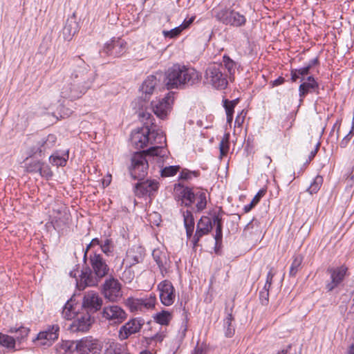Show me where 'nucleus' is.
Wrapping results in <instances>:
<instances>
[{
    "label": "nucleus",
    "instance_id": "nucleus-1",
    "mask_svg": "<svg viewBox=\"0 0 354 354\" xmlns=\"http://www.w3.org/2000/svg\"><path fill=\"white\" fill-rule=\"evenodd\" d=\"M72 71L70 79L61 88L62 97L75 100L80 98L89 90L96 77L94 71L80 57H75L71 62Z\"/></svg>",
    "mask_w": 354,
    "mask_h": 354
},
{
    "label": "nucleus",
    "instance_id": "nucleus-47",
    "mask_svg": "<svg viewBox=\"0 0 354 354\" xmlns=\"http://www.w3.org/2000/svg\"><path fill=\"white\" fill-rule=\"evenodd\" d=\"M219 149L221 156H225L229 151L228 136L223 138L219 144Z\"/></svg>",
    "mask_w": 354,
    "mask_h": 354
},
{
    "label": "nucleus",
    "instance_id": "nucleus-50",
    "mask_svg": "<svg viewBox=\"0 0 354 354\" xmlns=\"http://www.w3.org/2000/svg\"><path fill=\"white\" fill-rule=\"evenodd\" d=\"M38 173L41 176L46 177L47 178H50L53 176V173L49 167L44 165L43 162L41 164V169L39 170Z\"/></svg>",
    "mask_w": 354,
    "mask_h": 354
},
{
    "label": "nucleus",
    "instance_id": "nucleus-58",
    "mask_svg": "<svg viewBox=\"0 0 354 354\" xmlns=\"http://www.w3.org/2000/svg\"><path fill=\"white\" fill-rule=\"evenodd\" d=\"M225 326V335L227 337H231L234 334V328L233 326Z\"/></svg>",
    "mask_w": 354,
    "mask_h": 354
},
{
    "label": "nucleus",
    "instance_id": "nucleus-17",
    "mask_svg": "<svg viewBox=\"0 0 354 354\" xmlns=\"http://www.w3.org/2000/svg\"><path fill=\"white\" fill-rule=\"evenodd\" d=\"M176 199L180 205L191 207L194 203L196 191L193 189L185 187L181 184L176 185L174 188Z\"/></svg>",
    "mask_w": 354,
    "mask_h": 354
},
{
    "label": "nucleus",
    "instance_id": "nucleus-32",
    "mask_svg": "<svg viewBox=\"0 0 354 354\" xmlns=\"http://www.w3.org/2000/svg\"><path fill=\"white\" fill-rule=\"evenodd\" d=\"M8 332L10 333H15L16 335L14 338L15 339L16 342L20 344L26 340L30 333V329L24 326H20L18 328L11 327Z\"/></svg>",
    "mask_w": 354,
    "mask_h": 354
},
{
    "label": "nucleus",
    "instance_id": "nucleus-21",
    "mask_svg": "<svg viewBox=\"0 0 354 354\" xmlns=\"http://www.w3.org/2000/svg\"><path fill=\"white\" fill-rule=\"evenodd\" d=\"M212 230V222L209 217L202 216L196 225V230L192 238V244L194 247L198 245L201 237L208 234Z\"/></svg>",
    "mask_w": 354,
    "mask_h": 354
},
{
    "label": "nucleus",
    "instance_id": "nucleus-60",
    "mask_svg": "<svg viewBox=\"0 0 354 354\" xmlns=\"http://www.w3.org/2000/svg\"><path fill=\"white\" fill-rule=\"evenodd\" d=\"M274 274L275 272H274V269L273 268H271L267 274L266 283H269L272 284Z\"/></svg>",
    "mask_w": 354,
    "mask_h": 354
},
{
    "label": "nucleus",
    "instance_id": "nucleus-5",
    "mask_svg": "<svg viewBox=\"0 0 354 354\" xmlns=\"http://www.w3.org/2000/svg\"><path fill=\"white\" fill-rule=\"evenodd\" d=\"M223 70L222 64H209L205 70V77L207 82L216 89L223 90L228 85L229 77L223 73Z\"/></svg>",
    "mask_w": 354,
    "mask_h": 354
},
{
    "label": "nucleus",
    "instance_id": "nucleus-46",
    "mask_svg": "<svg viewBox=\"0 0 354 354\" xmlns=\"http://www.w3.org/2000/svg\"><path fill=\"white\" fill-rule=\"evenodd\" d=\"M179 169H180L179 166L166 167L161 170V176L162 177L173 176L175 174H176V173Z\"/></svg>",
    "mask_w": 354,
    "mask_h": 354
},
{
    "label": "nucleus",
    "instance_id": "nucleus-18",
    "mask_svg": "<svg viewBox=\"0 0 354 354\" xmlns=\"http://www.w3.org/2000/svg\"><path fill=\"white\" fill-rule=\"evenodd\" d=\"M158 289L160 291V299L162 304L166 306L172 305L175 301L176 295L171 282L164 280L158 284Z\"/></svg>",
    "mask_w": 354,
    "mask_h": 354
},
{
    "label": "nucleus",
    "instance_id": "nucleus-59",
    "mask_svg": "<svg viewBox=\"0 0 354 354\" xmlns=\"http://www.w3.org/2000/svg\"><path fill=\"white\" fill-rule=\"evenodd\" d=\"M195 17H192L191 18H189L188 20H185L180 26L179 27L180 28H183V30L187 28L191 24H192V22L194 21Z\"/></svg>",
    "mask_w": 354,
    "mask_h": 354
},
{
    "label": "nucleus",
    "instance_id": "nucleus-12",
    "mask_svg": "<svg viewBox=\"0 0 354 354\" xmlns=\"http://www.w3.org/2000/svg\"><path fill=\"white\" fill-rule=\"evenodd\" d=\"M127 50V44L122 38H112L107 41L102 50V53L108 56L118 57L124 55Z\"/></svg>",
    "mask_w": 354,
    "mask_h": 354
},
{
    "label": "nucleus",
    "instance_id": "nucleus-25",
    "mask_svg": "<svg viewBox=\"0 0 354 354\" xmlns=\"http://www.w3.org/2000/svg\"><path fill=\"white\" fill-rule=\"evenodd\" d=\"M101 279L94 272L88 269L82 272L80 280L77 281V286L80 290H83L86 286H95L97 285Z\"/></svg>",
    "mask_w": 354,
    "mask_h": 354
},
{
    "label": "nucleus",
    "instance_id": "nucleus-49",
    "mask_svg": "<svg viewBox=\"0 0 354 354\" xmlns=\"http://www.w3.org/2000/svg\"><path fill=\"white\" fill-rule=\"evenodd\" d=\"M134 278V273L131 270V268L126 267L125 270H124L122 275V279L125 282H131Z\"/></svg>",
    "mask_w": 354,
    "mask_h": 354
},
{
    "label": "nucleus",
    "instance_id": "nucleus-42",
    "mask_svg": "<svg viewBox=\"0 0 354 354\" xmlns=\"http://www.w3.org/2000/svg\"><path fill=\"white\" fill-rule=\"evenodd\" d=\"M124 346L118 342H111L107 348L108 352L110 354H123Z\"/></svg>",
    "mask_w": 354,
    "mask_h": 354
},
{
    "label": "nucleus",
    "instance_id": "nucleus-2",
    "mask_svg": "<svg viewBox=\"0 0 354 354\" xmlns=\"http://www.w3.org/2000/svg\"><path fill=\"white\" fill-rule=\"evenodd\" d=\"M201 74L195 68L178 64L165 72L164 82L167 89H183L200 82Z\"/></svg>",
    "mask_w": 354,
    "mask_h": 354
},
{
    "label": "nucleus",
    "instance_id": "nucleus-40",
    "mask_svg": "<svg viewBox=\"0 0 354 354\" xmlns=\"http://www.w3.org/2000/svg\"><path fill=\"white\" fill-rule=\"evenodd\" d=\"M322 183H323V178L321 176H317L314 178V180L311 183V184L310 185L307 191L310 194H315L319 190Z\"/></svg>",
    "mask_w": 354,
    "mask_h": 354
},
{
    "label": "nucleus",
    "instance_id": "nucleus-4",
    "mask_svg": "<svg viewBox=\"0 0 354 354\" xmlns=\"http://www.w3.org/2000/svg\"><path fill=\"white\" fill-rule=\"evenodd\" d=\"M165 149L160 146L151 147L147 151L136 152L131 157V165L129 168L131 177L135 180H142L147 174L149 167L145 155L164 157Z\"/></svg>",
    "mask_w": 354,
    "mask_h": 354
},
{
    "label": "nucleus",
    "instance_id": "nucleus-31",
    "mask_svg": "<svg viewBox=\"0 0 354 354\" xmlns=\"http://www.w3.org/2000/svg\"><path fill=\"white\" fill-rule=\"evenodd\" d=\"M194 203L196 204V212L203 211L207 205V194L203 189H196L194 197Z\"/></svg>",
    "mask_w": 354,
    "mask_h": 354
},
{
    "label": "nucleus",
    "instance_id": "nucleus-14",
    "mask_svg": "<svg viewBox=\"0 0 354 354\" xmlns=\"http://www.w3.org/2000/svg\"><path fill=\"white\" fill-rule=\"evenodd\" d=\"M144 324L145 321L141 318L136 317L129 319L120 328L118 332L119 339L120 340H125L131 335L139 333Z\"/></svg>",
    "mask_w": 354,
    "mask_h": 354
},
{
    "label": "nucleus",
    "instance_id": "nucleus-9",
    "mask_svg": "<svg viewBox=\"0 0 354 354\" xmlns=\"http://www.w3.org/2000/svg\"><path fill=\"white\" fill-rule=\"evenodd\" d=\"M156 297L155 294L150 293L145 297H129L126 299L125 304L132 313L150 309L155 306Z\"/></svg>",
    "mask_w": 354,
    "mask_h": 354
},
{
    "label": "nucleus",
    "instance_id": "nucleus-29",
    "mask_svg": "<svg viewBox=\"0 0 354 354\" xmlns=\"http://www.w3.org/2000/svg\"><path fill=\"white\" fill-rule=\"evenodd\" d=\"M78 31L77 23L73 19H68L63 28V36L65 40L70 41Z\"/></svg>",
    "mask_w": 354,
    "mask_h": 354
},
{
    "label": "nucleus",
    "instance_id": "nucleus-6",
    "mask_svg": "<svg viewBox=\"0 0 354 354\" xmlns=\"http://www.w3.org/2000/svg\"><path fill=\"white\" fill-rule=\"evenodd\" d=\"M102 318L109 325H118L127 317L125 310L118 305H108L100 313Z\"/></svg>",
    "mask_w": 354,
    "mask_h": 354
},
{
    "label": "nucleus",
    "instance_id": "nucleus-22",
    "mask_svg": "<svg viewBox=\"0 0 354 354\" xmlns=\"http://www.w3.org/2000/svg\"><path fill=\"white\" fill-rule=\"evenodd\" d=\"M91 324V317L89 313L80 314L70 324L68 330L72 333L86 332L89 330Z\"/></svg>",
    "mask_w": 354,
    "mask_h": 354
},
{
    "label": "nucleus",
    "instance_id": "nucleus-64",
    "mask_svg": "<svg viewBox=\"0 0 354 354\" xmlns=\"http://www.w3.org/2000/svg\"><path fill=\"white\" fill-rule=\"evenodd\" d=\"M285 82V79L282 77H279L277 79L271 82L272 86H277L282 84Z\"/></svg>",
    "mask_w": 354,
    "mask_h": 354
},
{
    "label": "nucleus",
    "instance_id": "nucleus-62",
    "mask_svg": "<svg viewBox=\"0 0 354 354\" xmlns=\"http://www.w3.org/2000/svg\"><path fill=\"white\" fill-rule=\"evenodd\" d=\"M309 67H307L306 66H304V67H302L301 68H299V69H297V71L298 73V74L299 75V76H304V75H306L309 73Z\"/></svg>",
    "mask_w": 354,
    "mask_h": 354
},
{
    "label": "nucleus",
    "instance_id": "nucleus-52",
    "mask_svg": "<svg viewBox=\"0 0 354 354\" xmlns=\"http://www.w3.org/2000/svg\"><path fill=\"white\" fill-rule=\"evenodd\" d=\"M222 237V224H218L216 227V234L214 235L216 245H217L219 242L221 241Z\"/></svg>",
    "mask_w": 354,
    "mask_h": 354
},
{
    "label": "nucleus",
    "instance_id": "nucleus-45",
    "mask_svg": "<svg viewBox=\"0 0 354 354\" xmlns=\"http://www.w3.org/2000/svg\"><path fill=\"white\" fill-rule=\"evenodd\" d=\"M182 31L183 28H180L178 26V27H176L170 30H162V35L165 38L173 39L178 37Z\"/></svg>",
    "mask_w": 354,
    "mask_h": 354
},
{
    "label": "nucleus",
    "instance_id": "nucleus-37",
    "mask_svg": "<svg viewBox=\"0 0 354 354\" xmlns=\"http://www.w3.org/2000/svg\"><path fill=\"white\" fill-rule=\"evenodd\" d=\"M303 261V258L300 255L294 257L293 261L290 268L289 275L290 277H295Z\"/></svg>",
    "mask_w": 354,
    "mask_h": 354
},
{
    "label": "nucleus",
    "instance_id": "nucleus-38",
    "mask_svg": "<svg viewBox=\"0 0 354 354\" xmlns=\"http://www.w3.org/2000/svg\"><path fill=\"white\" fill-rule=\"evenodd\" d=\"M62 317L66 319H72L75 315V311L73 309V305L71 301H68L64 305L62 312Z\"/></svg>",
    "mask_w": 354,
    "mask_h": 354
},
{
    "label": "nucleus",
    "instance_id": "nucleus-33",
    "mask_svg": "<svg viewBox=\"0 0 354 354\" xmlns=\"http://www.w3.org/2000/svg\"><path fill=\"white\" fill-rule=\"evenodd\" d=\"M15 345L16 340L13 337L0 333V346L15 351L17 350Z\"/></svg>",
    "mask_w": 354,
    "mask_h": 354
},
{
    "label": "nucleus",
    "instance_id": "nucleus-34",
    "mask_svg": "<svg viewBox=\"0 0 354 354\" xmlns=\"http://www.w3.org/2000/svg\"><path fill=\"white\" fill-rule=\"evenodd\" d=\"M68 159V151H67L63 156H60L57 152L51 155L49 158L50 162L55 166L64 167L66 165Z\"/></svg>",
    "mask_w": 354,
    "mask_h": 354
},
{
    "label": "nucleus",
    "instance_id": "nucleus-39",
    "mask_svg": "<svg viewBox=\"0 0 354 354\" xmlns=\"http://www.w3.org/2000/svg\"><path fill=\"white\" fill-rule=\"evenodd\" d=\"M183 216L185 227L194 229V218L192 212L188 209L183 211Z\"/></svg>",
    "mask_w": 354,
    "mask_h": 354
},
{
    "label": "nucleus",
    "instance_id": "nucleus-19",
    "mask_svg": "<svg viewBox=\"0 0 354 354\" xmlns=\"http://www.w3.org/2000/svg\"><path fill=\"white\" fill-rule=\"evenodd\" d=\"M57 142V137L54 134H49L46 137L36 140L30 150V156L35 153L42 154L50 150L55 147Z\"/></svg>",
    "mask_w": 354,
    "mask_h": 354
},
{
    "label": "nucleus",
    "instance_id": "nucleus-44",
    "mask_svg": "<svg viewBox=\"0 0 354 354\" xmlns=\"http://www.w3.org/2000/svg\"><path fill=\"white\" fill-rule=\"evenodd\" d=\"M199 172L197 171H189L188 169H183L180 174V178L185 180H192L193 178H197Z\"/></svg>",
    "mask_w": 354,
    "mask_h": 354
},
{
    "label": "nucleus",
    "instance_id": "nucleus-23",
    "mask_svg": "<svg viewBox=\"0 0 354 354\" xmlns=\"http://www.w3.org/2000/svg\"><path fill=\"white\" fill-rule=\"evenodd\" d=\"M144 254L143 248L133 245L127 250L123 263L125 264L126 267L131 268L133 266L143 261Z\"/></svg>",
    "mask_w": 354,
    "mask_h": 354
},
{
    "label": "nucleus",
    "instance_id": "nucleus-15",
    "mask_svg": "<svg viewBox=\"0 0 354 354\" xmlns=\"http://www.w3.org/2000/svg\"><path fill=\"white\" fill-rule=\"evenodd\" d=\"M103 305V300L99 294L91 290L85 292L82 299V307L86 313H94L100 310Z\"/></svg>",
    "mask_w": 354,
    "mask_h": 354
},
{
    "label": "nucleus",
    "instance_id": "nucleus-54",
    "mask_svg": "<svg viewBox=\"0 0 354 354\" xmlns=\"http://www.w3.org/2000/svg\"><path fill=\"white\" fill-rule=\"evenodd\" d=\"M277 354H297V351L291 344H289L285 348L278 351Z\"/></svg>",
    "mask_w": 354,
    "mask_h": 354
},
{
    "label": "nucleus",
    "instance_id": "nucleus-26",
    "mask_svg": "<svg viewBox=\"0 0 354 354\" xmlns=\"http://www.w3.org/2000/svg\"><path fill=\"white\" fill-rule=\"evenodd\" d=\"M152 256L160 268L161 274L164 276L165 274L167 272L169 264L170 263L167 252L157 248L153 250Z\"/></svg>",
    "mask_w": 354,
    "mask_h": 354
},
{
    "label": "nucleus",
    "instance_id": "nucleus-30",
    "mask_svg": "<svg viewBox=\"0 0 354 354\" xmlns=\"http://www.w3.org/2000/svg\"><path fill=\"white\" fill-rule=\"evenodd\" d=\"M319 84L317 82H303L299 87V95L300 101L309 93H319Z\"/></svg>",
    "mask_w": 354,
    "mask_h": 354
},
{
    "label": "nucleus",
    "instance_id": "nucleus-13",
    "mask_svg": "<svg viewBox=\"0 0 354 354\" xmlns=\"http://www.w3.org/2000/svg\"><path fill=\"white\" fill-rule=\"evenodd\" d=\"M348 268L344 265L328 268L327 272L330 274V281L326 283L327 291L331 292L337 288L344 280Z\"/></svg>",
    "mask_w": 354,
    "mask_h": 354
},
{
    "label": "nucleus",
    "instance_id": "nucleus-16",
    "mask_svg": "<svg viewBox=\"0 0 354 354\" xmlns=\"http://www.w3.org/2000/svg\"><path fill=\"white\" fill-rule=\"evenodd\" d=\"M173 100V97L170 93H168L162 98L153 100L151 106L154 114L161 119L165 118L171 110Z\"/></svg>",
    "mask_w": 354,
    "mask_h": 354
},
{
    "label": "nucleus",
    "instance_id": "nucleus-35",
    "mask_svg": "<svg viewBox=\"0 0 354 354\" xmlns=\"http://www.w3.org/2000/svg\"><path fill=\"white\" fill-rule=\"evenodd\" d=\"M60 351H63V354H71L76 352V341L64 340L58 344Z\"/></svg>",
    "mask_w": 354,
    "mask_h": 354
},
{
    "label": "nucleus",
    "instance_id": "nucleus-11",
    "mask_svg": "<svg viewBox=\"0 0 354 354\" xmlns=\"http://www.w3.org/2000/svg\"><path fill=\"white\" fill-rule=\"evenodd\" d=\"M76 354H100L102 346L91 337H86L76 341Z\"/></svg>",
    "mask_w": 354,
    "mask_h": 354
},
{
    "label": "nucleus",
    "instance_id": "nucleus-56",
    "mask_svg": "<svg viewBox=\"0 0 354 354\" xmlns=\"http://www.w3.org/2000/svg\"><path fill=\"white\" fill-rule=\"evenodd\" d=\"M101 245L100 241L97 238H95V239H92L91 243L88 245V246L86 248V251H85V253H84V259L86 258L87 252H88V250H89V248L91 246H93V245Z\"/></svg>",
    "mask_w": 354,
    "mask_h": 354
},
{
    "label": "nucleus",
    "instance_id": "nucleus-28",
    "mask_svg": "<svg viewBox=\"0 0 354 354\" xmlns=\"http://www.w3.org/2000/svg\"><path fill=\"white\" fill-rule=\"evenodd\" d=\"M223 64L224 69H226L227 71V76L229 77V80L232 81L234 80V75L236 71L240 66V64L232 59L228 55H224L223 57Z\"/></svg>",
    "mask_w": 354,
    "mask_h": 354
},
{
    "label": "nucleus",
    "instance_id": "nucleus-55",
    "mask_svg": "<svg viewBox=\"0 0 354 354\" xmlns=\"http://www.w3.org/2000/svg\"><path fill=\"white\" fill-rule=\"evenodd\" d=\"M272 162V159L270 156L264 155L262 156L259 159V163L262 166L268 167Z\"/></svg>",
    "mask_w": 354,
    "mask_h": 354
},
{
    "label": "nucleus",
    "instance_id": "nucleus-61",
    "mask_svg": "<svg viewBox=\"0 0 354 354\" xmlns=\"http://www.w3.org/2000/svg\"><path fill=\"white\" fill-rule=\"evenodd\" d=\"M264 191L260 190L252 198V202L256 205L260 201L261 198L263 196Z\"/></svg>",
    "mask_w": 354,
    "mask_h": 354
},
{
    "label": "nucleus",
    "instance_id": "nucleus-24",
    "mask_svg": "<svg viewBox=\"0 0 354 354\" xmlns=\"http://www.w3.org/2000/svg\"><path fill=\"white\" fill-rule=\"evenodd\" d=\"M159 183L156 180H147L146 181L138 183L134 188V192L138 197L146 195L149 196L156 192L158 189Z\"/></svg>",
    "mask_w": 354,
    "mask_h": 354
},
{
    "label": "nucleus",
    "instance_id": "nucleus-10",
    "mask_svg": "<svg viewBox=\"0 0 354 354\" xmlns=\"http://www.w3.org/2000/svg\"><path fill=\"white\" fill-rule=\"evenodd\" d=\"M121 284L118 279L110 277L105 280L102 287V294L106 299L115 302L122 297Z\"/></svg>",
    "mask_w": 354,
    "mask_h": 354
},
{
    "label": "nucleus",
    "instance_id": "nucleus-8",
    "mask_svg": "<svg viewBox=\"0 0 354 354\" xmlns=\"http://www.w3.org/2000/svg\"><path fill=\"white\" fill-rule=\"evenodd\" d=\"M59 326L57 324L49 325L38 333L32 342L39 346H50L59 337Z\"/></svg>",
    "mask_w": 354,
    "mask_h": 354
},
{
    "label": "nucleus",
    "instance_id": "nucleus-43",
    "mask_svg": "<svg viewBox=\"0 0 354 354\" xmlns=\"http://www.w3.org/2000/svg\"><path fill=\"white\" fill-rule=\"evenodd\" d=\"M42 162L39 160H31L26 164V169L29 173H38L41 169V164Z\"/></svg>",
    "mask_w": 354,
    "mask_h": 354
},
{
    "label": "nucleus",
    "instance_id": "nucleus-7",
    "mask_svg": "<svg viewBox=\"0 0 354 354\" xmlns=\"http://www.w3.org/2000/svg\"><path fill=\"white\" fill-rule=\"evenodd\" d=\"M215 17L223 24L234 27L243 26L247 21L244 15L230 9H223L218 11Z\"/></svg>",
    "mask_w": 354,
    "mask_h": 354
},
{
    "label": "nucleus",
    "instance_id": "nucleus-53",
    "mask_svg": "<svg viewBox=\"0 0 354 354\" xmlns=\"http://www.w3.org/2000/svg\"><path fill=\"white\" fill-rule=\"evenodd\" d=\"M259 299L262 305H267L269 301V292L261 290L259 292Z\"/></svg>",
    "mask_w": 354,
    "mask_h": 354
},
{
    "label": "nucleus",
    "instance_id": "nucleus-41",
    "mask_svg": "<svg viewBox=\"0 0 354 354\" xmlns=\"http://www.w3.org/2000/svg\"><path fill=\"white\" fill-rule=\"evenodd\" d=\"M102 251L107 256L111 254L113 251V243L111 239H106L100 245Z\"/></svg>",
    "mask_w": 354,
    "mask_h": 354
},
{
    "label": "nucleus",
    "instance_id": "nucleus-20",
    "mask_svg": "<svg viewBox=\"0 0 354 354\" xmlns=\"http://www.w3.org/2000/svg\"><path fill=\"white\" fill-rule=\"evenodd\" d=\"M90 264L93 272L100 278L108 274L109 268L100 254L93 253L89 257Z\"/></svg>",
    "mask_w": 354,
    "mask_h": 354
},
{
    "label": "nucleus",
    "instance_id": "nucleus-51",
    "mask_svg": "<svg viewBox=\"0 0 354 354\" xmlns=\"http://www.w3.org/2000/svg\"><path fill=\"white\" fill-rule=\"evenodd\" d=\"M235 104V100L228 101L227 100H225L224 101V107L225 109L226 115H228L229 116L230 115L233 114Z\"/></svg>",
    "mask_w": 354,
    "mask_h": 354
},
{
    "label": "nucleus",
    "instance_id": "nucleus-63",
    "mask_svg": "<svg viewBox=\"0 0 354 354\" xmlns=\"http://www.w3.org/2000/svg\"><path fill=\"white\" fill-rule=\"evenodd\" d=\"M212 222L216 226L218 224H222V218L219 214H214L213 215Z\"/></svg>",
    "mask_w": 354,
    "mask_h": 354
},
{
    "label": "nucleus",
    "instance_id": "nucleus-36",
    "mask_svg": "<svg viewBox=\"0 0 354 354\" xmlns=\"http://www.w3.org/2000/svg\"><path fill=\"white\" fill-rule=\"evenodd\" d=\"M171 314L166 310L158 313L154 317L156 322L161 325H168L171 319Z\"/></svg>",
    "mask_w": 354,
    "mask_h": 354
},
{
    "label": "nucleus",
    "instance_id": "nucleus-3",
    "mask_svg": "<svg viewBox=\"0 0 354 354\" xmlns=\"http://www.w3.org/2000/svg\"><path fill=\"white\" fill-rule=\"evenodd\" d=\"M144 122L145 127L141 129L133 132L131 134V141L133 145L137 149H142L148 145H162L166 142L165 136L163 132L159 129H156L153 124L151 123L149 126L148 120L151 122V115L148 113H143L141 115Z\"/></svg>",
    "mask_w": 354,
    "mask_h": 354
},
{
    "label": "nucleus",
    "instance_id": "nucleus-27",
    "mask_svg": "<svg viewBox=\"0 0 354 354\" xmlns=\"http://www.w3.org/2000/svg\"><path fill=\"white\" fill-rule=\"evenodd\" d=\"M158 82L159 81L157 80V77L155 75L148 76L143 82L140 90L142 94L145 95V100H147L149 98Z\"/></svg>",
    "mask_w": 354,
    "mask_h": 354
},
{
    "label": "nucleus",
    "instance_id": "nucleus-48",
    "mask_svg": "<svg viewBox=\"0 0 354 354\" xmlns=\"http://www.w3.org/2000/svg\"><path fill=\"white\" fill-rule=\"evenodd\" d=\"M354 134V122H353V126L351 127V129L348 132V133L345 136L343 139L339 142V146L342 148H345L348 146L352 136Z\"/></svg>",
    "mask_w": 354,
    "mask_h": 354
},
{
    "label": "nucleus",
    "instance_id": "nucleus-57",
    "mask_svg": "<svg viewBox=\"0 0 354 354\" xmlns=\"http://www.w3.org/2000/svg\"><path fill=\"white\" fill-rule=\"evenodd\" d=\"M193 354H206L205 346L198 345V344L194 350Z\"/></svg>",
    "mask_w": 354,
    "mask_h": 354
}]
</instances>
